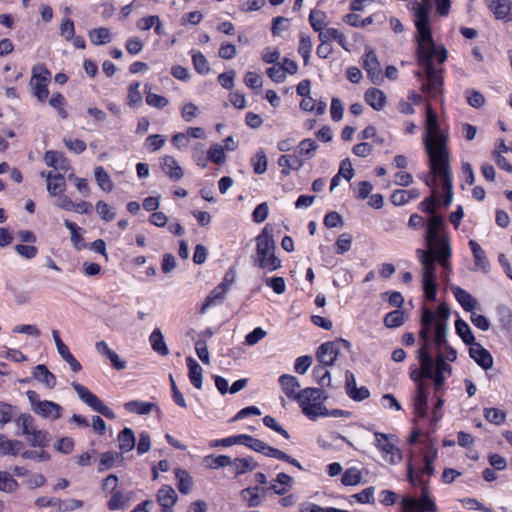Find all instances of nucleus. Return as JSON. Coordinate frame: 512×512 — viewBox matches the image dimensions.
Instances as JSON below:
<instances>
[{
    "instance_id": "obj_1",
    "label": "nucleus",
    "mask_w": 512,
    "mask_h": 512,
    "mask_svg": "<svg viewBox=\"0 0 512 512\" xmlns=\"http://www.w3.org/2000/svg\"><path fill=\"white\" fill-rule=\"evenodd\" d=\"M414 4V24L417 29V55L420 64H442L448 56L444 46L434 42L429 19L430 0Z\"/></svg>"
},
{
    "instance_id": "obj_2",
    "label": "nucleus",
    "mask_w": 512,
    "mask_h": 512,
    "mask_svg": "<svg viewBox=\"0 0 512 512\" xmlns=\"http://www.w3.org/2000/svg\"><path fill=\"white\" fill-rule=\"evenodd\" d=\"M423 144L428 156V165L450 160L448 135L440 129L438 116L427 106Z\"/></svg>"
},
{
    "instance_id": "obj_3",
    "label": "nucleus",
    "mask_w": 512,
    "mask_h": 512,
    "mask_svg": "<svg viewBox=\"0 0 512 512\" xmlns=\"http://www.w3.org/2000/svg\"><path fill=\"white\" fill-rule=\"evenodd\" d=\"M435 473V469L433 463L425 464V467L416 472L415 467L411 462L407 464V476L412 485H420L422 488V495L420 499H414L411 497H404L402 499V508L403 512H437L438 507L434 500L431 499L428 493V486L423 481L422 475L428 474L433 475Z\"/></svg>"
},
{
    "instance_id": "obj_4",
    "label": "nucleus",
    "mask_w": 512,
    "mask_h": 512,
    "mask_svg": "<svg viewBox=\"0 0 512 512\" xmlns=\"http://www.w3.org/2000/svg\"><path fill=\"white\" fill-rule=\"evenodd\" d=\"M327 394L320 388H305L301 390L295 399L302 413L311 420L318 417H329V410L324 406Z\"/></svg>"
},
{
    "instance_id": "obj_5",
    "label": "nucleus",
    "mask_w": 512,
    "mask_h": 512,
    "mask_svg": "<svg viewBox=\"0 0 512 512\" xmlns=\"http://www.w3.org/2000/svg\"><path fill=\"white\" fill-rule=\"evenodd\" d=\"M434 318L432 310L426 307L422 309L421 329L419 331L421 345L417 352V358L420 362V366H423L424 372L427 375H431V365L434 363V359L430 353V347L432 345L431 330Z\"/></svg>"
},
{
    "instance_id": "obj_6",
    "label": "nucleus",
    "mask_w": 512,
    "mask_h": 512,
    "mask_svg": "<svg viewBox=\"0 0 512 512\" xmlns=\"http://www.w3.org/2000/svg\"><path fill=\"white\" fill-rule=\"evenodd\" d=\"M255 262L259 267L274 271L280 267V260L275 256V242L268 227H265L256 238Z\"/></svg>"
},
{
    "instance_id": "obj_7",
    "label": "nucleus",
    "mask_w": 512,
    "mask_h": 512,
    "mask_svg": "<svg viewBox=\"0 0 512 512\" xmlns=\"http://www.w3.org/2000/svg\"><path fill=\"white\" fill-rule=\"evenodd\" d=\"M425 239L429 248L427 252L444 249L446 245L450 246L449 235L444 229L441 216L432 215L430 217Z\"/></svg>"
},
{
    "instance_id": "obj_8",
    "label": "nucleus",
    "mask_w": 512,
    "mask_h": 512,
    "mask_svg": "<svg viewBox=\"0 0 512 512\" xmlns=\"http://www.w3.org/2000/svg\"><path fill=\"white\" fill-rule=\"evenodd\" d=\"M421 81V90L424 93L436 97L441 92L443 84L442 70L437 66H423L421 71L415 72Z\"/></svg>"
},
{
    "instance_id": "obj_9",
    "label": "nucleus",
    "mask_w": 512,
    "mask_h": 512,
    "mask_svg": "<svg viewBox=\"0 0 512 512\" xmlns=\"http://www.w3.org/2000/svg\"><path fill=\"white\" fill-rule=\"evenodd\" d=\"M26 397L30 402L31 409L38 416L43 418H50L53 420L59 419L62 415V407L48 400H41L38 393L33 390H28L26 392Z\"/></svg>"
},
{
    "instance_id": "obj_10",
    "label": "nucleus",
    "mask_w": 512,
    "mask_h": 512,
    "mask_svg": "<svg viewBox=\"0 0 512 512\" xmlns=\"http://www.w3.org/2000/svg\"><path fill=\"white\" fill-rule=\"evenodd\" d=\"M429 168L434 175H438L442 183L444 193V206H449L453 201V181L450 160L430 164Z\"/></svg>"
},
{
    "instance_id": "obj_11",
    "label": "nucleus",
    "mask_w": 512,
    "mask_h": 512,
    "mask_svg": "<svg viewBox=\"0 0 512 512\" xmlns=\"http://www.w3.org/2000/svg\"><path fill=\"white\" fill-rule=\"evenodd\" d=\"M72 387L76 391L78 397L84 403L90 406L94 411L100 413L101 415L108 419L113 420L116 418L115 413L107 405H105L96 395L91 393L85 386L77 382H73Z\"/></svg>"
},
{
    "instance_id": "obj_12",
    "label": "nucleus",
    "mask_w": 512,
    "mask_h": 512,
    "mask_svg": "<svg viewBox=\"0 0 512 512\" xmlns=\"http://www.w3.org/2000/svg\"><path fill=\"white\" fill-rule=\"evenodd\" d=\"M341 345H344L346 348H350L351 346L350 342L344 339L321 344L316 352V358L320 365L332 366L340 354Z\"/></svg>"
},
{
    "instance_id": "obj_13",
    "label": "nucleus",
    "mask_w": 512,
    "mask_h": 512,
    "mask_svg": "<svg viewBox=\"0 0 512 512\" xmlns=\"http://www.w3.org/2000/svg\"><path fill=\"white\" fill-rule=\"evenodd\" d=\"M374 437L375 446L382 453L384 460L392 465H395L402 460V453L400 449L391 441V435L376 432Z\"/></svg>"
},
{
    "instance_id": "obj_14",
    "label": "nucleus",
    "mask_w": 512,
    "mask_h": 512,
    "mask_svg": "<svg viewBox=\"0 0 512 512\" xmlns=\"http://www.w3.org/2000/svg\"><path fill=\"white\" fill-rule=\"evenodd\" d=\"M434 313V321L432 328L435 330L434 343L436 346H443L446 343V335L448 330V319L450 316V308L447 304L442 303Z\"/></svg>"
},
{
    "instance_id": "obj_15",
    "label": "nucleus",
    "mask_w": 512,
    "mask_h": 512,
    "mask_svg": "<svg viewBox=\"0 0 512 512\" xmlns=\"http://www.w3.org/2000/svg\"><path fill=\"white\" fill-rule=\"evenodd\" d=\"M50 77V72L43 69V66H38L37 69L34 67L30 84L34 95L40 101H44L48 96L47 83Z\"/></svg>"
},
{
    "instance_id": "obj_16",
    "label": "nucleus",
    "mask_w": 512,
    "mask_h": 512,
    "mask_svg": "<svg viewBox=\"0 0 512 512\" xmlns=\"http://www.w3.org/2000/svg\"><path fill=\"white\" fill-rule=\"evenodd\" d=\"M156 500L162 507V512H173V506L178 500L176 491L170 485H163L156 494Z\"/></svg>"
},
{
    "instance_id": "obj_17",
    "label": "nucleus",
    "mask_w": 512,
    "mask_h": 512,
    "mask_svg": "<svg viewBox=\"0 0 512 512\" xmlns=\"http://www.w3.org/2000/svg\"><path fill=\"white\" fill-rule=\"evenodd\" d=\"M287 488L288 474L281 472L277 474L276 478L273 479L268 486L262 487V494L267 496H282L287 492Z\"/></svg>"
},
{
    "instance_id": "obj_18",
    "label": "nucleus",
    "mask_w": 512,
    "mask_h": 512,
    "mask_svg": "<svg viewBox=\"0 0 512 512\" xmlns=\"http://www.w3.org/2000/svg\"><path fill=\"white\" fill-rule=\"evenodd\" d=\"M417 256L423 266V280L432 281L436 278L435 256L433 252L418 249Z\"/></svg>"
},
{
    "instance_id": "obj_19",
    "label": "nucleus",
    "mask_w": 512,
    "mask_h": 512,
    "mask_svg": "<svg viewBox=\"0 0 512 512\" xmlns=\"http://www.w3.org/2000/svg\"><path fill=\"white\" fill-rule=\"evenodd\" d=\"M470 357L484 370H488L493 366V358L488 350L483 348L479 343H474L469 349Z\"/></svg>"
},
{
    "instance_id": "obj_20",
    "label": "nucleus",
    "mask_w": 512,
    "mask_h": 512,
    "mask_svg": "<svg viewBox=\"0 0 512 512\" xmlns=\"http://www.w3.org/2000/svg\"><path fill=\"white\" fill-rule=\"evenodd\" d=\"M95 349L100 355L106 357L116 370H123L126 368V362L120 359L118 354L109 347L106 341L101 340L96 342Z\"/></svg>"
},
{
    "instance_id": "obj_21",
    "label": "nucleus",
    "mask_w": 512,
    "mask_h": 512,
    "mask_svg": "<svg viewBox=\"0 0 512 512\" xmlns=\"http://www.w3.org/2000/svg\"><path fill=\"white\" fill-rule=\"evenodd\" d=\"M486 3L496 19L510 20L511 0H486Z\"/></svg>"
},
{
    "instance_id": "obj_22",
    "label": "nucleus",
    "mask_w": 512,
    "mask_h": 512,
    "mask_svg": "<svg viewBox=\"0 0 512 512\" xmlns=\"http://www.w3.org/2000/svg\"><path fill=\"white\" fill-rule=\"evenodd\" d=\"M46 182L47 191L52 197H56L66 190L65 178L61 173L53 174L52 172H47Z\"/></svg>"
},
{
    "instance_id": "obj_23",
    "label": "nucleus",
    "mask_w": 512,
    "mask_h": 512,
    "mask_svg": "<svg viewBox=\"0 0 512 512\" xmlns=\"http://www.w3.org/2000/svg\"><path fill=\"white\" fill-rule=\"evenodd\" d=\"M45 164L55 170L67 172L71 170L69 161L60 153L49 150L44 155Z\"/></svg>"
},
{
    "instance_id": "obj_24",
    "label": "nucleus",
    "mask_w": 512,
    "mask_h": 512,
    "mask_svg": "<svg viewBox=\"0 0 512 512\" xmlns=\"http://www.w3.org/2000/svg\"><path fill=\"white\" fill-rule=\"evenodd\" d=\"M240 495L241 499L246 502L247 506L250 508L261 505L263 498L266 496L262 494V487L260 486L245 488L241 491Z\"/></svg>"
},
{
    "instance_id": "obj_25",
    "label": "nucleus",
    "mask_w": 512,
    "mask_h": 512,
    "mask_svg": "<svg viewBox=\"0 0 512 512\" xmlns=\"http://www.w3.org/2000/svg\"><path fill=\"white\" fill-rule=\"evenodd\" d=\"M32 375L35 380L42 383L48 389H53L56 386L55 375L44 364L35 366Z\"/></svg>"
},
{
    "instance_id": "obj_26",
    "label": "nucleus",
    "mask_w": 512,
    "mask_h": 512,
    "mask_svg": "<svg viewBox=\"0 0 512 512\" xmlns=\"http://www.w3.org/2000/svg\"><path fill=\"white\" fill-rule=\"evenodd\" d=\"M427 401H428V391L427 386L425 384H419L417 388V393L414 399V409L415 413L419 417H424L427 412Z\"/></svg>"
},
{
    "instance_id": "obj_27",
    "label": "nucleus",
    "mask_w": 512,
    "mask_h": 512,
    "mask_svg": "<svg viewBox=\"0 0 512 512\" xmlns=\"http://www.w3.org/2000/svg\"><path fill=\"white\" fill-rule=\"evenodd\" d=\"M365 101L377 111L384 108L386 103V96L384 92L376 88H370L365 93Z\"/></svg>"
},
{
    "instance_id": "obj_28",
    "label": "nucleus",
    "mask_w": 512,
    "mask_h": 512,
    "mask_svg": "<svg viewBox=\"0 0 512 512\" xmlns=\"http://www.w3.org/2000/svg\"><path fill=\"white\" fill-rule=\"evenodd\" d=\"M229 466L232 467L234 474L239 476L256 469L257 462L251 457L235 458Z\"/></svg>"
},
{
    "instance_id": "obj_29",
    "label": "nucleus",
    "mask_w": 512,
    "mask_h": 512,
    "mask_svg": "<svg viewBox=\"0 0 512 512\" xmlns=\"http://www.w3.org/2000/svg\"><path fill=\"white\" fill-rule=\"evenodd\" d=\"M124 408L126 411L130 413H135L138 415H147L152 412L153 409H156L157 406L152 402H144L139 400H133L126 402L124 404Z\"/></svg>"
},
{
    "instance_id": "obj_30",
    "label": "nucleus",
    "mask_w": 512,
    "mask_h": 512,
    "mask_svg": "<svg viewBox=\"0 0 512 512\" xmlns=\"http://www.w3.org/2000/svg\"><path fill=\"white\" fill-rule=\"evenodd\" d=\"M469 246L473 253L476 269L486 272L489 267V262L484 250L475 240H470Z\"/></svg>"
},
{
    "instance_id": "obj_31",
    "label": "nucleus",
    "mask_w": 512,
    "mask_h": 512,
    "mask_svg": "<svg viewBox=\"0 0 512 512\" xmlns=\"http://www.w3.org/2000/svg\"><path fill=\"white\" fill-rule=\"evenodd\" d=\"M186 361L189 368V379L192 385L197 389H201L203 384L202 367L192 357H188Z\"/></svg>"
},
{
    "instance_id": "obj_32",
    "label": "nucleus",
    "mask_w": 512,
    "mask_h": 512,
    "mask_svg": "<svg viewBox=\"0 0 512 512\" xmlns=\"http://www.w3.org/2000/svg\"><path fill=\"white\" fill-rule=\"evenodd\" d=\"M162 169L171 179L179 180L183 177L181 167L172 156H165L162 159Z\"/></svg>"
},
{
    "instance_id": "obj_33",
    "label": "nucleus",
    "mask_w": 512,
    "mask_h": 512,
    "mask_svg": "<svg viewBox=\"0 0 512 512\" xmlns=\"http://www.w3.org/2000/svg\"><path fill=\"white\" fill-rule=\"evenodd\" d=\"M453 293L457 301L466 311L472 312L477 307V301L466 290L455 287L453 288Z\"/></svg>"
},
{
    "instance_id": "obj_34",
    "label": "nucleus",
    "mask_w": 512,
    "mask_h": 512,
    "mask_svg": "<svg viewBox=\"0 0 512 512\" xmlns=\"http://www.w3.org/2000/svg\"><path fill=\"white\" fill-rule=\"evenodd\" d=\"M175 477L178 480V490L181 494L187 495L191 492L193 486V479L190 474L184 469H176Z\"/></svg>"
},
{
    "instance_id": "obj_35",
    "label": "nucleus",
    "mask_w": 512,
    "mask_h": 512,
    "mask_svg": "<svg viewBox=\"0 0 512 512\" xmlns=\"http://www.w3.org/2000/svg\"><path fill=\"white\" fill-rule=\"evenodd\" d=\"M150 344L152 349L162 356L169 354V349L164 341V336L160 329L156 328L150 335Z\"/></svg>"
},
{
    "instance_id": "obj_36",
    "label": "nucleus",
    "mask_w": 512,
    "mask_h": 512,
    "mask_svg": "<svg viewBox=\"0 0 512 512\" xmlns=\"http://www.w3.org/2000/svg\"><path fill=\"white\" fill-rule=\"evenodd\" d=\"M95 180L103 191L111 192L114 188L113 181L108 172L101 166L94 169Z\"/></svg>"
},
{
    "instance_id": "obj_37",
    "label": "nucleus",
    "mask_w": 512,
    "mask_h": 512,
    "mask_svg": "<svg viewBox=\"0 0 512 512\" xmlns=\"http://www.w3.org/2000/svg\"><path fill=\"white\" fill-rule=\"evenodd\" d=\"M119 448L129 452L135 447L136 439L132 429L124 428L118 435Z\"/></svg>"
},
{
    "instance_id": "obj_38",
    "label": "nucleus",
    "mask_w": 512,
    "mask_h": 512,
    "mask_svg": "<svg viewBox=\"0 0 512 512\" xmlns=\"http://www.w3.org/2000/svg\"><path fill=\"white\" fill-rule=\"evenodd\" d=\"M129 497L123 491H116L109 499L107 506L110 510H125L128 507Z\"/></svg>"
},
{
    "instance_id": "obj_39",
    "label": "nucleus",
    "mask_w": 512,
    "mask_h": 512,
    "mask_svg": "<svg viewBox=\"0 0 512 512\" xmlns=\"http://www.w3.org/2000/svg\"><path fill=\"white\" fill-rule=\"evenodd\" d=\"M89 38L95 45L107 44L111 41V32L105 27L96 28L89 33Z\"/></svg>"
},
{
    "instance_id": "obj_40",
    "label": "nucleus",
    "mask_w": 512,
    "mask_h": 512,
    "mask_svg": "<svg viewBox=\"0 0 512 512\" xmlns=\"http://www.w3.org/2000/svg\"><path fill=\"white\" fill-rule=\"evenodd\" d=\"M455 329L457 334L461 337L463 342L468 345L474 344V335L469 327V325L461 319H458L455 322Z\"/></svg>"
},
{
    "instance_id": "obj_41",
    "label": "nucleus",
    "mask_w": 512,
    "mask_h": 512,
    "mask_svg": "<svg viewBox=\"0 0 512 512\" xmlns=\"http://www.w3.org/2000/svg\"><path fill=\"white\" fill-rule=\"evenodd\" d=\"M327 367L328 366L318 365L313 370L315 381L323 388L331 386V375Z\"/></svg>"
},
{
    "instance_id": "obj_42",
    "label": "nucleus",
    "mask_w": 512,
    "mask_h": 512,
    "mask_svg": "<svg viewBox=\"0 0 512 512\" xmlns=\"http://www.w3.org/2000/svg\"><path fill=\"white\" fill-rule=\"evenodd\" d=\"M205 465L210 469H218L232 464V459L227 455L213 456L209 455L204 458Z\"/></svg>"
},
{
    "instance_id": "obj_43",
    "label": "nucleus",
    "mask_w": 512,
    "mask_h": 512,
    "mask_svg": "<svg viewBox=\"0 0 512 512\" xmlns=\"http://www.w3.org/2000/svg\"><path fill=\"white\" fill-rule=\"evenodd\" d=\"M362 474L359 469L352 467L347 469L341 478V482L345 486H355L361 482Z\"/></svg>"
},
{
    "instance_id": "obj_44",
    "label": "nucleus",
    "mask_w": 512,
    "mask_h": 512,
    "mask_svg": "<svg viewBox=\"0 0 512 512\" xmlns=\"http://www.w3.org/2000/svg\"><path fill=\"white\" fill-rule=\"evenodd\" d=\"M484 417L490 423L495 425H502L506 419V413L497 408H485L484 409Z\"/></svg>"
},
{
    "instance_id": "obj_45",
    "label": "nucleus",
    "mask_w": 512,
    "mask_h": 512,
    "mask_svg": "<svg viewBox=\"0 0 512 512\" xmlns=\"http://www.w3.org/2000/svg\"><path fill=\"white\" fill-rule=\"evenodd\" d=\"M18 488L17 481L8 472H0V491L14 492Z\"/></svg>"
},
{
    "instance_id": "obj_46",
    "label": "nucleus",
    "mask_w": 512,
    "mask_h": 512,
    "mask_svg": "<svg viewBox=\"0 0 512 512\" xmlns=\"http://www.w3.org/2000/svg\"><path fill=\"white\" fill-rule=\"evenodd\" d=\"M404 322V312L397 309L392 312H389L384 317V324L387 328H396L403 324Z\"/></svg>"
},
{
    "instance_id": "obj_47",
    "label": "nucleus",
    "mask_w": 512,
    "mask_h": 512,
    "mask_svg": "<svg viewBox=\"0 0 512 512\" xmlns=\"http://www.w3.org/2000/svg\"><path fill=\"white\" fill-rule=\"evenodd\" d=\"M225 297V294L220 291L218 288H214L210 294L206 297L201 309H200V312L202 314L206 313L207 309L215 304H217L218 302H221Z\"/></svg>"
},
{
    "instance_id": "obj_48",
    "label": "nucleus",
    "mask_w": 512,
    "mask_h": 512,
    "mask_svg": "<svg viewBox=\"0 0 512 512\" xmlns=\"http://www.w3.org/2000/svg\"><path fill=\"white\" fill-rule=\"evenodd\" d=\"M420 206L422 211L427 213H434L437 210V207L439 206V196L436 189H432V194L425 198L421 202Z\"/></svg>"
},
{
    "instance_id": "obj_49",
    "label": "nucleus",
    "mask_w": 512,
    "mask_h": 512,
    "mask_svg": "<svg viewBox=\"0 0 512 512\" xmlns=\"http://www.w3.org/2000/svg\"><path fill=\"white\" fill-rule=\"evenodd\" d=\"M23 448L24 446L21 441L6 439L0 454L16 456L23 450Z\"/></svg>"
},
{
    "instance_id": "obj_50",
    "label": "nucleus",
    "mask_w": 512,
    "mask_h": 512,
    "mask_svg": "<svg viewBox=\"0 0 512 512\" xmlns=\"http://www.w3.org/2000/svg\"><path fill=\"white\" fill-rule=\"evenodd\" d=\"M95 209L101 219L109 222L115 219L116 213L110 208V206L104 201H98L95 204Z\"/></svg>"
},
{
    "instance_id": "obj_51",
    "label": "nucleus",
    "mask_w": 512,
    "mask_h": 512,
    "mask_svg": "<svg viewBox=\"0 0 512 512\" xmlns=\"http://www.w3.org/2000/svg\"><path fill=\"white\" fill-rule=\"evenodd\" d=\"M225 152L224 147L218 143L211 145L208 151V160L216 163L222 164L225 161Z\"/></svg>"
},
{
    "instance_id": "obj_52",
    "label": "nucleus",
    "mask_w": 512,
    "mask_h": 512,
    "mask_svg": "<svg viewBox=\"0 0 512 512\" xmlns=\"http://www.w3.org/2000/svg\"><path fill=\"white\" fill-rule=\"evenodd\" d=\"M251 164L256 174H263L267 170V156L263 151H259L252 159Z\"/></svg>"
},
{
    "instance_id": "obj_53",
    "label": "nucleus",
    "mask_w": 512,
    "mask_h": 512,
    "mask_svg": "<svg viewBox=\"0 0 512 512\" xmlns=\"http://www.w3.org/2000/svg\"><path fill=\"white\" fill-rule=\"evenodd\" d=\"M437 348L436 358H441L444 361L454 362L457 359V352L454 348L448 345L446 342L443 346Z\"/></svg>"
},
{
    "instance_id": "obj_54",
    "label": "nucleus",
    "mask_w": 512,
    "mask_h": 512,
    "mask_svg": "<svg viewBox=\"0 0 512 512\" xmlns=\"http://www.w3.org/2000/svg\"><path fill=\"white\" fill-rule=\"evenodd\" d=\"M352 245V236L348 233L341 234L335 243V252L337 254H344L350 250Z\"/></svg>"
},
{
    "instance_id": "obj_55",
    "label": "nucleus",
    "mask_w": 512,
    "mask_h": 512,
    "mask_svg": "<svg viewBox=\"0 0 512 512\" xmlns=\"http://www.w3.org/2000/svg\"><path fill=\"white\" fill-rule=\"evenodd\" d=\"M433 255L435 256V260H438L442 267L446 270L451 269V264L449 259L451 257V247L445 246L444 249L433 251Z\"/></svg>"
},
{
    "instance_id": "obj_56",
    "label": "nucleus",
    "mask_w": 512,
    "mask_h": 512,
    "mask_svg": "<svg viewBox=\"0 0 512 512\" xmlns=\"http://www.w3.org/2000/svg\"><path fill=\"white\" fill-rule=\"evenodd\" d=\"M240 444H243L249 447L250 449L260 453H262L264 449H266L265 442L246 434H242V442Z\"/></svg>"
},
{
    "instance_id": "obj_57",
    "label": "nucleus",
    "mask_w": 512,
    "mask_h": 512,
    "mask_svg": "<svg viewBox=\"0 0 512 512\" xmlns=\"http://www.w3.org/2000/svg\"><path fill=\"white\" fill-rule=\"evenodd\" d=\"M64 103H65V99L63 97V95L61 93H55L52 95V97L50 98L49 100V104L57 109L58 111V115L62 118V119H66L68 114L66 112V110L64 109Z\"/></svg>"
},
{
    "instance_id": "obj_58",
    "label": "nucleus",
    "mask_w": 512,
    "mask_h": 512,
    "mask_svg": "<svg viewBox=\"0 0 512 512\" xmlns=\"http://www.w3.org/2000/svg\"><path fill=\"white\" fill-rule=\"evenodd\" d=\"M28 436H30V444L34 447H44L47 445V433L45 431L34 428Z\"/></svg>"
},
{
    "instance_id": "obj_59",
    "label": "nucleus",
    "mask_w": 512,
    "mask_h": 512,
    "mask_svg": "<svg viewBox=\"0 0 512 512\" xmlns=\"http://www.w3.org/2000/svg\"><path fill=\"white\" fill-rule=\"evenodd\" d=\"M466 99L469 105L474 108H481L485 104L484 96L476 90H467L465 92Z\"/></svg>"
},
{
    "instance_id": "obj_60",
    "label": "nucleus",
    "mask_w": 512,
    "mask_h": 512,
    "mask_svg": "<svg viewBox=\"0 0 512 512\" xmlns=\"http://www.w3.org/2000/svg\"><path fill=\"white\" fill-rule=\"evenodd\" d=\"M367 67V75L368 78L374 84H381L384 80L385 71H383V66H366Z\"/></svg>"
},
{
    "instance_id": "obj_61",
    "label": "nucleus",
    "mask_w": 512,
    "mask_h": 512,
    "mask_svg": "<svg viewBox=\"0 0 512 512\" xmlns=\"http://www.w3.org/2000/svg\"><path fill=\"white\" fill-rule=\"evenodd\" d=\"M199 114L198 107L192 103H185L181 109V116L186 122H191Z\"/></svg>"
},
{
    "instance_id": "obj_62",
    "label": "nucleus",
    "mask_w": 512,
    "mask_h": 512,
    "mask_svg": "<svg viewBox=\"0 0 512 512\" xmlns=\"http://www.w3.org/2000/svg\"><path fill=\"white\" fill-rule=\"evenodd\" d=\"M287 66H271L268 68V76L275 82H282L286 78Z\"/></svg>"
},
{
    "instance_id": "obj_63",
    "label": "nucleus",
    "mask_w": 512,
    "mask_h": 512,
    "mask_svg": "<svg viewBox=\"0 0 512 512\" xmlns=\"http://www.w3.org/2000/svg\"><path fill=\"white\" fill-rule=\"evenodd\" d=\"M33 421L34 420L31 415L22 414L17 418L16 423L22 428V434L29 435L30 432L34 429Z\"/></svg>"
},
{
    "instance_id": "obj_64",
    "label": "nucleus",
    "mask_w": 512,
    "mask_h": 512,
    "mask_svg": "<svg viewBox=\"0 0 512 512\" xmlns=\"http://www.w3.org/2000/svg\"><path fill=\"white\" fill-rule=\"evenodd\" d=\"M316 149H317V144L314 140L305 139L298 146L297 153L301 156L306 155L307 157H311L312 154L316 151Z\"/></svg>"
}]
</instances>
